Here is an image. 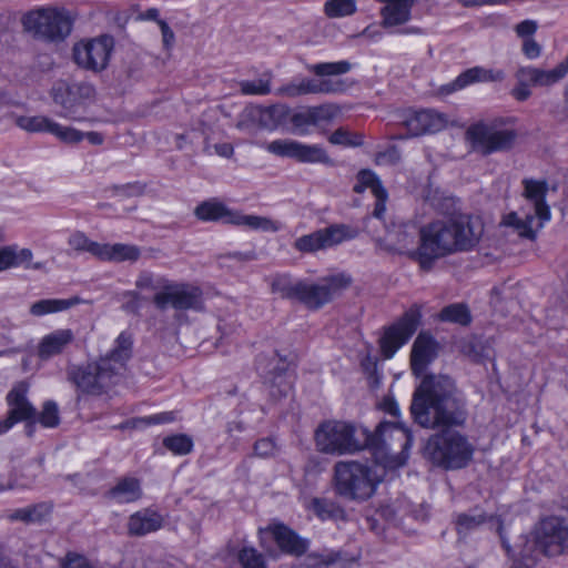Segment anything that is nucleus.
<instances>
[{"mask_svg": "<svg viewBox=\"0 0 568 568\" xmlns=\"http://www.w3.org/2000/svg\"><path fill=\"white\" fill-rule=\"evenodd\" d=\"M315 442L317 448L326 454H354L368 448L377 464L394 469L407 462L413 435L399 422H382L372 434L361 425L327 420L316 429Z\"/></svg>", "mask_w": 568, "mask_h": 568, "instance_id": "nucleus-1", "label": "nucleus"}, {"mask_svg": "<svg viewBox=\"0 0 568 568\" xmlns=\"http://www.w3.org/2000/svg\"><path fill=\"white\" fill-rule=\"evenodd\" d=\"M412 415L425 428L459 426L466 420L465 399L454 381L445 375H428L415 389Z\"/></svg>", "mask_w": 568, "mask_h": 568, "instance_id": "nucleus-2", "label": "nucleus"}, {"mask_svg": "<svg viewBox=\"0 0 568 568\" xmlns=\"http://www.w3.org/2000/svg\"><path fill=\"white\" fill-rule=\"evenodd\" d=\"M481 235L468 215H450L435 220L419 230V245L414 252L423 270H429L435 260L474 247Z\"/></svg>", "mask_w": 568, "mask_h": 568, "instance_id": "nucleus-3", "label": "nucleus"}, {"mask_svg": "<svg viewBox=\"0 0 568 568\" xmlns=\"http://www.w3.org/2000/svg\"><path fill=\"white\" fill-rule=\"evenodd\" d=\"M132 335L124 331L116 337L113 349L99 361L88 363L73 373L78 388L87 394L101 395L119 384L132 353Z\"/></svg>", "mask_w": 568, "mask_h": 568, "instance_id": "nucleus-4", "label": "nucleus"}, {"mask_svg": "<svg viewBox=\"0 0 568 568\" xmlns=\"http://www.w3.org/2000/svg\"><path fill=\"white\" fill-rule=\"evenodd\" d=\"M498 532L507 554L514 558L511 568H531L538 554L557 556L568 550V519L547 517L537 526L531 540L525 538L524 544L513 549L498 525Z\"/></svg>", "mask_w": 568, "mask_h": 568, "instance_id": "nucleus-5", "label": "nucleus"}, {"mask_svg": "<svg viewBox=\"0 0 568 568\" xmlns=\"http://www.w3.org/2000/svg\"><path fill=\"white\" fill-rule=\"evenodd\" d=\"M524 185V195L529 207L523 209L520 213L510 212L504 215L501 224L513 227L520 236L532 239L551 217L550 209L545 202L547 183L525 180Z\"/></svg>", "mask_w": 568, "mask_h": 568, "instance_id": "nucleus-6", "label": "nucleus"}, {"mask_svg": "<svg viewBox=\"0 0 568 568\" xmlns=\"http://www.w3.org/2000/svg\"><path fill=\"white\" fill-rule=\"evenodd\" d=\"M382 481V475L358 462H339L334 467L336 493L351 500H367Z\"/></svg>", "mask_w": 568, "mask_h": 568, "instance_id": "nucleus-7", "label": "nucleus"}, {"mask_svg": "<svg viewBox=\"0 0 568 568\" xmlns=\"http://www.w3.org/2000/svg\"><path fill=\"white\" fill-rule=\"evenodd\" d=\"M475 448L466 436L456 430L433 435L426 446V456L446 469H460L473 459Z\"/></svg>", "mask_w": 568, "mask_h": 568, "instance_id": "nucleus-8", "label": "nucleus"}, {"mask_svg": "<svg viewBox=\"0 0 568 568\" xmlns=\"http://www.w3.org/2000/svg\"><path fill=\"white\" fill-rule=\"evenodd\" d=\"M194 213L199 220L204 222L222 221L227 224L242 226L246 230L263 232H277L281 230V223L278 221L231 210L216 200H210L199 204Z\"/></svg>", "mask_w": 568, "mask_h": 568, "instance_id": "nucleus-9", "label": "nucleus"}, {"mask_svg": "<svg viewBox=\"0 0 568 568\" xmlns=\"http://www.w3.org/2000/svg\"><path fill=\"white\" fill-rule=\"evenodd\" d=\"M24 29L33 37L49 41H63L72 30V19L63 9L43 8L23 17Z\"/></svg>", "mask_w": 568, "mask_h": 568, "instance_id": "nucleus-10", "label": "nucleus"}, {"mask_svg": "<svg viewBox=\"0 0 568 568\" xmlns=\"http://www.w3.org/2000/svg\"><path fill=\"white\" fill-rule=\"evenodd\" d=\"M465 135L471 149L483 155L506 151L516 139V132L501 128L500 120L475 122L468 126Z\"/></svg>", "mask_w": 568, "mask_h": 568, "instance_id": "nucleus-11", "label": "nucleus"}, {"mask_svg": "<svg viewBox=\"0 0 568 568\" xmlns=\"http://www.w3.org/2000/svg\"><path fill=\"white\" fill-rule=\"evenodd\" d=\"M51 97L54 103L61 108L60 116L82 121L83 118L79 115V112L93 102L95 90L88 82L68 83L61 80L53 84Z\"/></svg>", "mask_w": 568, "mask_h": 568, "instance_id": "nucleus-12", "label": "nucleus"}, {"mask_svg": "<svg viewBox=\"0 0 568 568\" xmlns=\"http://www.w3.org/2000/svg\"><path fill=\"white\" fill-rule=\"evenodd\" d=\"M422 321V306L412 305L403 316L384 331L379 344L383 355L392 358L417 331Z\"/></svg>", "mask_w": 568, "mask_h": 568, "instance_id": "nucleus-13", "label": "nucleus"}, {"mask_svg": "<svg viewBox=\"0 0 568 568\" xmlns=\"http://www.w3.org/2000/svg\"><path fill=\"white\" fill-rule=\"evenodd\" d=\"M113 47V38L106 34L82 40L73 47V59L85 70L102 71L109 64Z\"/></svg>", "mask_w": 568, "mask_h": 568, "instance_id": "nucleus-14", "label": "nucleus"}, {"mask_svg": "<svg viewBox=\"0 0 568 568\" xmlns=\"http://www.w3.org/2000/svg\"><path fill=\"white\" fill-rule=\"evenodd\" d=\"M349 283L351 278L344 273L329 275L316 284L302 281L298 288V301L311 308H318L331 302Z\"/></svg>", "mask_w": 568, "mask_h": 568, "instance_id": "nucleus-15", "label": "nucleus"}, {"mask_svg": "<svg viewBox=\"0 0 568 568\" xmlns=\"http://www.w3.org/2000/svg\"><path fill=\"white\" fill-rule=\"evenodd\" d=\"M355 236V230L343 224H335L296 239L294 247L302 253H313L338 245Z\"/></svg>", "mask_w": 568, "mask_h": 568, "instance_id": "nucleus-16", "label": "nucleus"}, {"mask_svg": "<svg viewBox=\"0 0 568 568\" xmlns=\"http://www.w3.org/2000/svg\"><path fill=\"white\" fill-rule=\"evenodd\" d=\"M168 307L178 311H202V291L194 285L170 281L166 291L156 298V308L166 310Z\"/></svg>", "mask_w": 568, "mask_h": 568, "instance_id": "nucleus-17", "label": "nucleus"}, {"mask_svg": "<svg viewBox=\"0 0 568 568\" xmlns=\"http://www.w3.org/2000/svg\"><path fill=\"white\" fill-rule=\"evenodd\" d=\"M344 90L342 81L332 79L295 78L276 90L277 95L296 98L306 94H331Z\"/></svg>", "mask_w": 568, "mask_h": 568, "instance_id": "nucleus-18", "label": "nucleus"}, {"mask_svg": "<svg viewBox=\"0 0 568 568\" xmlns=\"http://www.w3.org/2000/svg\"><path fill=\"white\" fill-rule=\"evenodd\" d=\"M28 385L19 383L7 396L9 413L7 418L0 420V435L10 430L17 423L33 419L36 416L34 407L27 398Z\"/></svg>", "mask_w": 568, "mask_h": 568, "instance_id": "nucleus-19", "label": "nucleus"}, {"mask_svg": "<svg viewBox=\"0 0 568 568\" xmlns=\"http://www.w3.org/2000/svg\"><path fill=\"white\" fill-rule=\"evenodd\" d=\"M260 538L263 547H267V540H274L282 551L295 556L304 554L308 547L307 540L281 523L260 529Z\"/></svg>", "mask_w": 568, "mask_h": 568, "instance_id": "nucleus-20", "label": "nucleus"}, {"mask_svg": "<svg viewBox=\"0 0 568 568\" xmlns=\"http://www.w3.org/2000/svg\"><path fill=\"white\" fill-rule=\"evenodd\" d=\"M448 116L434 109L409 111L403 121L410 136L433 134L444 130L448 125Z\"/></svg>", "mask_w": 568, "mask_h": 568, "instance_id": "nucleus-21", "label": "nucleus"}, {"mask_svg": "<svg viewBox=\"0 0 568 568\" xmlns=\"http://www.w3.org/2000/svg\"><path fill=\"white\" fill-rule=\"evenodd\" d=\"M505 79V72L499 69H486L474 67L462 72L454 81L442 85L438 93L448 95L478 82H500Z\"/></svg>", "mask_w": 568, "mask_h": 568, "instance_id": "nucleus-22", "label": "nucleus"}, {"mask_svg": "<svg viewBox=\"0 0 568 568\" xmlns=\"http://www.w3.org/2000/svg\"><path fill=\"white\" fill-rule=\"evenodd\" d=\"M437 355V343L434 337L425 332L417 335L410 354L412 371L416 376H422L427 366Z\"/></svg>", "mask_w": 568, "mask_h": 568, "instance_id": "nucleus-23", "label": "nucleus"}, {"mask_svg": "<svg viewBox=\"0 0 568 568\" xmlns=\"http://www.w3.org/2000/svg\"><path fill=\"white\" fill-rule=\"evenodd\" d=\"M414 226L407 224L393 225L386 231L383 239L379 240V245L387 251L397 252L400 254H408L414 258Z\"/></svg>", "mask_w": 568, "mask_h": 568, "instance_id": "nucleus-24", "label": "nucleus"}, {"mask_svg": "<svg viewBox=\"0 0 568 568\" xmlns=\"http://www.w3.org/2000/svg\"><path fill=\"white\" fill-rule=\"evenodd\" d=\"M290 114V109L283 104L270 106H252L246 109L244 116L256 121L262 129L274 131L282 125Z\"/></svg>", "mask_w": 568, "mask_h": 568, "instance_id": "nucleus-25", "label": "nucleus"}, {"mask_svg": "<svg viewBox=\"0 0 568 568\" xmlns=\"http://www.w3.org/2000/svg\"><path fill=\"white\" fill-rule=\"evenodd\" d=\"M163 523L164 519L160 513L144 508L129 517L126 527L130 536L141 537L160 530Z\"/></svg>", "mask_w": 568, "mask_h": 568, "instance_id": "nucleus-26", "label": "nucleus"}, {"mask_svg": "<svg viewBox=\"0 0 568 568\" xmlns=\"http://www.w3.org/2000/svg\"><path fill=\"white\" fill-rule=\"evenodd\" d=\"M385 3L381 10L383 26L386 28L398 27L410 19L415 0H376Z\"/></svg>", "mask_w": 568, "mask_h": 568, "instance_id": "nucleus-27", "label": "nucleus"}, {"mask_svg": "<svg viewBox=\"0 0 568 568\" xmlns=\"http://www.w3.org/2000/svg\"><path fill=\"white\" fill-rule=\"evenodd\" d=\"M73 332L61 328L42 337L38 345V355L41 359H49L60 353L73 341Z\"/></svg>", "mask_w": 568, "mask_h": 568, "instance_id": "nucleus-28", "label": "nucleus"}, {"mask_svg": "<svg viewBox=\"0 0 568 568\" xmlns=\"http://www.w3.org/2000/svg\"><path fill=\"white\" fill-rule=\"evenodd\" d=\"M98 260L103 262H135L141 256V251L138 246L133 244H124V243H101L100 247H98Z\"/></svg>", "mask_w": 568, "mask_h": 568, "instance_id": "nucleus-29", "label": "nucleus"}, {"mask_svg": "<svg viewBox=\"0 0 568 568\" xmlns=\"http://www.w3.org/2000/svg\"><path fill=\"white\" fill-rule=\"evenodd\" d=\"M32 252L29 248H19L17 245H9L0 248V272L11 267L23 266L26 268H41V263L31 264Z\"/></svg>", "mask_w": 568, "mask_h": 568, "instance_id": "nucleus-30", "label": "nucleus"}, {"mask_svg": "<svg viewBox=\"0 0 568 568\" xmlns=\"http://www.w3.org/2000/svg\"><path fill=\"white\" fill-rule=\"evenodd\" d=\"M142 496V488L139 479L134 477L121 478L109 491V497L116 504H128L139 500Z\"/></svg>", "mask_w": 568, "mask_h": 568, "instance_id": "nucleus-31", "label": "nucleus"}, {"mask_svg": "<svg viewBox=\"0 0 568 568\" xmlns=\"http://www.w3.org/2000/svg\"><path fill=\"white\" fill-rule=\"evenodd\" d=\"M521 73L530 80L534 87H550L565 78L562 67L545 70L536 67H521Z\"/></svg>", "mask_w": 568, "mask_h": 568, "instance_id": "nucleus-32", "label": "nucleus"}, {"mask_svg": "<svg viewBox=\"0 0 568 568\" xmlns=\"http://www.w3.org/2000/svg\"><path fill=\"white\" fill-rule=\"evenodd\" d=\"M80 303V300L78 297L73 298H48V300H40L36 303H33L30 307V313L34 316H43L47 314L58 313L65 310H69L70 307L77 305Z\"/></svg>", "mask_w": 568, "mask_h": 568, "instance_id": "nucleus-33", "label": "nucleus"}, {"mask_svg": "<svg viewBox=\"0 0 568 568\" xmlns=\"http://www.w3.org/2000/svg\"><path fill=\"white\" fill-rule=\"evenodd\" d=\"M265 382L270 385L271 394L274 397L286 396L291 390L292 377L287 374V368L284 364L274 367L265 378Z\"/></svg>", "mask_w": 568, "mask_h": 568, "instance_id": "nucleus-34", "label": "nucleus"}, {"mask_svg": "<svg viewBox=\"0 0 568 568\" xmlns=\"http://www.w3.org/2000/svg\"><path fill=\"white\" fill-rule=\"evenodd\" d=\"M169 284V278L150 272H142L135 281L136 288L153 292V303L155 306L158 296L162 295L166 291Z\"/></svg>", "mask_w": 568, "mask_h": 568, "instance_id": "nucleus-35", "label": "nucleus"}, {"mask_svg": "<svg viewBox=\"0 0 568 568\" xmlns=\"http://www.w3.org/2000/svg\"><path fill=\"white\" fill-rule=\"evenodd\" d=\"M300 141L291 139H278L264 145V149L276 156L290 158L297 161L300 152Z\"/></svg>", "mask_w": 568, "mask_h": 568, "instance_id": "nucleus-36", "label": "nucleus"}, {"mask_svg": "<svg viewBox=\"0 0 568 568\" xmlns=\"http://www.w3.org/2000/svg\"><path fill=\"white\" fill-rule=\"evenodd\" d=\"M438 317L443 322L455 323L463 326L471 322L469 308L464 303H454L444 307Z\"/></svg>", "mask_w": 568, "mask_h": 568, "instance_id": "nucleus-37", "label": "nucleus"}, {"mask_svg": "<svg viewBox=\"0 0 568 568\" xmlns=\"http://www.w3.org/2000/svg\"><path fill=\"white\" fill-rule=\"evenodd\" d=\"M371 190L374 196H384L385 187L382 185L377 175L371 170H362L357 174V183L354 185L356 193H363Z\"/></svg>", "mask_w": 568, "mask_h": 568, "instance_id": "nucleus-38", "label": "nucleus"}, {"mask_svg": "<svg viewBox=\"0 0 568 568\" xmlns=\"http://www.w3.org/2000/svg\"><path fill=\"white\" fill-rule=\"evenodd\" d=\"M298 162L332 164L333 161L326 150L320 144H306L301 142Z\"/></svg>", "mask_w": 568, "mask_h": 568, "instance_id": "nucleus-39", "label": "nucleus"}, {"mask_svg": "<svg viewBox=\"0 0 568 568\" xmlns=\"http://www.w3.org/2000/svg\"><path fill=\"white\" fill-rule=\"evenodd\" d=\"M305 507L321 520L336 518L341 514L339 507L334 501L325 498H312Z\"/></svg>", "mask_w": 568, "mask_h": 568, "instance_id": "nucleus-40", "label": "nucleus"}, {"mask_svg": "<svg viewBox=\"0 0 568 568\" xmlns=\"http://www.w3.org/2000/svg\"><path fill=\"white\" fill-rule=\"evenodd\" d=\"M51 513V506L45 503H41L31 507H26L16 510L11 518L16 520H22V521H41L43 520L49 514Z\"/></svg>", "mask_w": 568, "mask_h": 568, "instance_id": "nucleus-41", "label": "nucleus"}, {"mask_svg": "<svg viewBox=\"0 0 568 568\" xmlns=\"http://www.w3.org/2000/svg\"><path fill=\"white\" fill-rule=\"evenodd\" d=\"M328 141L334 145L356 148L364 143V135L358 132H353L344 128H339L328 136Z\"/></svg>", "mask_w": 568, "mask_h": 568, "instance_id": "nucleus-42", "label": "nucleus"}, {"mask_svg": "<svg viewBox=\"0 0 568 568\" xmlns=\"http://www.w3.org/2000/svg\"><path fill=\"white\" fill-rule=\"evenodd\" d=\"M53 120L44 115L18 116L16 124L27 132H47L50 133V126Z\"/></svg>", "mask_w": 568, "mask_h": 568, "instance_id": "nucleus-43", "label": "nucleus"}, {"mask_svg": "<svg viewBox=\"0 0 568 568\" xmlns=\"http://www.w3.org/2000/svg\"><path fill=\"white\" fill-rule=\"evenodd\" d=\"M351 63L347 61L323 62L308 67V70L318 77H331L345 74L351 70Z\"/></svg>", "mask_w": 568, "mask_h": 568, "instance_id": "nucleus-44", "label": "nucleus"}, {"mask_svg": "<svg viewBox=\"0 0 568 568\" xmlns=\"http://www.w3.org/2000/svg\"><path fill=\"white\" fill-rule=\"evenodd\" d=\"M302 281L293 282L287 275H278L272 282V291L283 297L297 298L300 295V284Z\"/></svg>", "mask_w": 568, "mask_h": 568, "instance_id": "nucleus-45", "label": "nucleus"}, {"mask_svg": "<svg viewBox=\"0 0 568 568\" xmlns=\"http://www.w3.org/2000/svg\"><path fill=\"white\" fill-rule=\"evenodd\" d=\"M50 134L54 135L61 142L68 144H75L84 139V133L80 130L72 126L62 125L55 121H53L50 126Z\"/></svg>", "mask_w": 568, "mask_h": 568, "instance_id": "nucleus-46", "label": "nucleus"}, {"mask_svg": "<svg viewBox=\"0 0 568 568\" xmlns=\"http://www.w3.org/2000/svg\"><path fill=\"white\" fill-rule=\"evenodd\" d=\"M163 445L175 455H186L193 448V440L185 434H178L165 437Z\"/></svg>", "mask_w": 568, "mask_h": 568, "instance_id": "nucleus-47", "label": "nucleus"}, {"mask_svg": "<svg viewBox=\"0 0 568 568\" xmlns=\"http://www.w3.org/2000/svg\"><path fill=\"white\" fill-rule=\"evenodd\" d=\"M356 11L355 0H329L325 3V12L331 18L351 16Z\"/></svg>", "mask_w": 568, "mask_h": 568, "instance_id": "nucleus-48", "label": "nucleus"}, {"mask_svg": "<svg viewBox=\"0 0 568 568\" xmlns=\"http://www.w3.org/2000/svg\"><path fill=\"white\" fill-rule=\"evenodd\" d=\"M241 568H266L263 556L253 547H244L237 554Z\"/></svg>", "mask_w": 568, "mask_h": 568, "instance_id": "nucleus-49", "label": "nucleus"}, {"mask_svg": "<svg viewBox=\"0 0 568 568\" xmlns=\"http://www.w3.org/2000/svg\"><path fill=\"white\" fill-rule=\"evenodd\" d=\"M307 109L311 113L312 121L315 126L329 123L336 118L338 113V109L335 105L328 103L316 106H308Z\"/></svg>", "mask_w": 568, "mask_h": 568, "instance_id": "nucleus-50", "label": "nucleus"}, {"mask_svg": "<svg viewBox=\"0 0 568 568\" xmlns=\"http://www.w3.org/2000/svg\"><path fill=\"white\" fill-rule=\"evenodd\" d=\"M69 245L79 252H88L94 257L98 258V251H100L97 247H100L101 243L91 241L85 236L84 233L77 232L73 233L68 241Z\"/></svg>", "mask_w": 568, "mask_h": 568, "instance_id": "nucleus-51", "label": "nucleus"}, {"mask_svg": "<svg viewBox=\"0 0 568 568\" xmlns=\"http://www.w3.org/2000/svg\"><path fill=\"white\" fill-rule=\"evenodd\" d=\"M291 123L293 125L294 133L301 136L310 134L311 128L315 126L307 108L295 112L291 116Z\"/></svg>", "mask_w": 568, "mask_h": 568, "instance_id": "nucleus-52", "label": "nucleus"}, {"mask_svg": "<svg viewBox=\"0 0 568 568\" xmlns=\"http://www.w3.org/2000/svg\"><path fill=\"white\" fill-rule=\"evenodd\" d=\"M240 90L246 95H266L271 92L268 79L245 80L240 82Z\"/></svg>", "mask_w": 568, "mask_h": 568, "instance_id": "nucleus-53", "label": "nucleus"}, {"mask_svg": "<svg viewBox=\"0 0 568 568\" xmlns=\"http://www.w3.org/2000/svg\"><path fill=\"white\" fill-rule=\"evenodd\" d=\"M485 517L477 509L470 514H460L457 517L456 526L459 534H466L468 530L474 529L484 523Z\"/></svg>", "mask_w": 568, "mask_h": 568, "instance_id": "nucleus-54", "label": "nucleus"}, {"mask_svg": "<svg viewBox=\"0 0 568 568\" xmlns=\"http://www.w3.org/2000/svg\"><path fill=\"white\" fill-rule=\"evenodd\" d=\"M176 419L174 412H162L154 415L136 418L133 422L134 427H144L150 425L169 424Z\"/></svg>", "mask_w": 568, "mask_h": 568, "instance_id": "nucleus-55", "label": "nucleus"}, {"mask_svg": "<svg viewBox=\"0 0 568 568\" xmlns=\"http://www.w3.org/2000/svg\"><path fill=\"white\" fill-rule=\"evenodd\" d=\"M517 84L511 94L517 101H526L531 95L530 87L532 83L523 73L521 68L516 72Z\"/></svg>", "mask_w": 568, "mask_h": 568, "instance_id": "nucleus-56", "label": "nucleus"}, {"mask_svg": "<svg viewBox=\"0 0 568 568\" xmlns=\"http://www.w3.org/2000/svg\"><path fill=\"white\" fill-rule=\"evenodd\" d=\"M39 422L44 427H55L59 424V410L54 402H47L40 414Z\"/></svg>", "mask_w": 568, "mask_h": 568, "instance_id": "nucleus-57", "label": "nucleus"}, {"mask_svg": "<svg viewBox=\"0 0 568 568\" xmlns=\"http://www.w3.org/2000/svg\"><path fill=\"white\" fill-rule=\"evenodd\" d=\"M254 452L261 457L273 456L276 452V444L272 438H262L255 443Z\"/></svg>", "mask_w": 568, "mask_h": 568, "instance_id": "nucleus-58", "label": "nucleus"}, {"mask_svg": "<svg viewBox=\"0 0 568 568\" xmlns=\"http://www.w3.org/2000/svg\"><path fill=\"white\" fill-rule=\"evenodd\" d=\"M538 24L534 20H524L518 23L515 28L518 37L524 40L527 38H532L534 33L537 31Z\"/></svg>", "mask_w": 568, "mask_h": 568, "instance_id": "nucleus-59", "label": "nucleus"}, {"mask_svg": "<svg viewBox=\"0 0 568 568\" xmlns=\"http://www.w3.org/2000/svg\"><path fill=\"white\" fill-rule=\"evenodd\" d=\"M523 52L528 59L535 60L539 58L541 47L532 38H527L523 42Z\"/></svg>", "mask_w": 568, "mask_h": 568, "instance_id": "nucleus-60", "label": "nucleus"}, {"mask_svg": "<svg viewBox=\"0 0 568 568\" xmlns=\"http://www.w3.org/2000/svg\"><path fill=\"white\" fill-rule=\"evenodd\" d=\"M62 568H93L83 556L69 554Z\"/></svg>", "mask_w": 568, "mask_h": 568, "instance_id": "nucleus-61", "label": "nucleus"}, {"mask_svg": "<svg viewBox=\"0 0 568 568\" xmlns=\"http://www.w3.org/2000/svg\"><path fill=\"white\" fill-rule=\"evenodd\" d=\"M158 24L161 29L163 45L166 50H170L175 41L174 32L169 27V24L163 20H159Z\"/></svg>", "mask_w": 568, "mask_h": 568, "instance_id": "nucleus-62", "label": "nucleus"}, {"mask_svg": "<svg viewBox=\"0 0 568 568\" xmlns=\"http://www.w3.org/2000/svg\"><path fill=\"white\" fill-rule=\"evenodd\" d=\"M375 197H376V204H375L373 215L376 219H382L386 211V201L388 197L387 191L385 190V195L383 197L382 196H375Z\"/></svg>", "mask_w": 568, "mask_h": 568, "instance_id": "nucleus-63", "label": "nucleus"}, {"mask_svg": "<svg viewBox=\"0 0 568 568\" xmlns=\"http://www.w3.org/2000/svg\"><path fill=\"white\" fill-rule=\"evenodd\" d=\"M399 155L395 149H389L386 152L379 153L376 156V162L378 164L386 163V162H396L398 160Z\"/></svg>", "mask_w": 568, "mask_h": 568, "instance_id": "nucleus-64", "label": "nucleus"}]
</instances>
